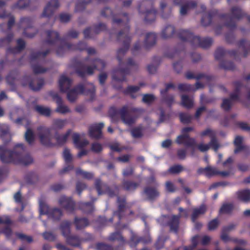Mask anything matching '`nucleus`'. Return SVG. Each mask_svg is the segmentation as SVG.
I'll return each mask as SVG.
<instances>
[{"label": "nucleus", "instance_id": "1", "mask_svg": "<svg viewBox=\"0 0 250 250\" xmlns=\"http://www.w3.org/2000/svg\"><path fill=\"white\" fill-rule=\"evenodd\" d=\"M23 150L22 144L17 145L12 152L5 150L3 147H0V159L4 163L12 162L16 164L29 165L32 162L33 159L29 155L22 156L21 153Z\"/></svg>", "mask_w": 250, "mask_h": 250}, {"label": "nucleus", "instance_id": "2", "mask_svg": "<svg viewBox=\"0 0 250 250\" xmlns=\"http://www.w3.org/2000/svg\"><path fill=\"white\" fill-rule=\"evenodd\" d=\"M95 91L94 86L92 83L79 85L76 88L67 91V99L70 102L74 101L81 93L92 94Z\"/></svg>", "mask_w": 250, "mask_h": 250}, {"label": "nucleus", "instance_id": "3", "mask_svg": "<svg viewBox=\"0 0 250 250\" xmlns=\"http://www.w3.org/2000/svg\"><path fill=\"white\" fill-rule=\"evenodd\" d=\"M193 130L192 127H188L184 128L182 130V134L178 136L176 139V143L178 144H184L188 146H192L195 144V140L193 138L189 137L188 133Z\"/></svg>", "mask_w": 250, "mask_h": 250}, {"label": "nucleus", "instance_id": "4", "mask_svg": "<svg viewBox=\"0 0 250 250\" xmlns=\"http://www.w3.org/2000/svg\"><path fill=\"white\" fill-rule=\"evenodd\" d=\"M40 211L41 215L47 214L49 217L55 220L59 219L62 213L58 209H50L48 206L44 203H40Z\"/></svg>", "mask_w": 250, "mask_h": 250}, {"label": "nucleus", "instance_id": "5", "mask_svg": "<svg viewBox=\"0 0 250 250\" xmlns=\"http://www.w3.org/2000/svg\"><path fill=\"white\" fill-rule=\"evenodd\" d=\"M199 172L205 174L206 176L211 177L215 175H220L222 177H228L229 172L227 171H219L214 167L208 166L206 168H202L199 169Z\"/></svg>", "mask_w": 250, "mask_h": 250}, {"label": "nucleus", "instance_id": "6", "mask_svg": "<svg viewBox=\"0 0 250 250\" xmlns=\"http://www.w3.org/2000/svg\"><path fill=\"white\" fill-rule=\"evenodd\" d=\"M50 96L57 104L56 111L61 114H66L70 112V109L66 105L62 104V99L58 96V94L54 92L50 93Z\"/></svg>", "mask_w": 250, "mask_h": 250}, {"label": "nucleus", "instance_id": "7", "mask_svg": "<svg viewBox=\"0 0 250 250\" xmlns=\"http://www.w3.org/2000/svg\"><path fill=\"white\" fill-rule=\"evenodd\" d=\"M38 132L41 143L45 145H49L51 140L50 129L41 126L38 128Z\"/></svg>", "mask_w": 250, "mask_h": 250}, {"label": "nucleus", "instance_id": "8", "mask_svg": "<svg viewBox=\"0 0 250 250\" xmlns=\"http://www.w3.org/2000/svg\"><path fill=\"white\" fill-rule=\"evenodd\" d=\"M215 132L210 128H207L200 133L201 137H208L210 139V145H213V149L216 151L219 148L220 146L215 138Z\"/></svg>", "mask_w": 250, "mask_h": 250}, {"label": "nucleus", "instance_id": "9", "mask_svg": "<svg viewBox=\"0 0 250 250\" xmlns=\"http://www.w3.org/2000/svg\"><path fill=\"white\" fill-rule=\"evenodd\" d=\"M59 2L57 0H51L44 8L42 13L43 16L49 17L51 16L59 7Z\"/></svg>", "mask_w": 250, "mask_h": 250}, {"label": "nucleus", "instance_id": "10", "mask_svg": "<svg viewBox=\"0 0 250 250\" xmlns=\"http://www.w3.org/2000/svg\"><path fill=\"white\" fill-rule=\"evenodd\" d=\"M104 126V124L103 123L91 126L89 130L90 136L95 138H100L101 135V129Z\"/></svg>", "mask_w": 250, "mask_h": 250}, {"label": "nucleus", "instance_id": "11", "mask_svg": "<svg viewBox=\"0 0 250 250\" xmlns=\"http://www.w3.org/2000/svg\"><path fill=\"white\" fill-rule=\"evenodd\" d=\"M236 198L242 202H248L250 200V189H241L235 193Z\"/></svg>", "mask_w": 250, "mask_h": 250}, {"label": "nucleus", "instance_id": "12", "mask_svg": "<svg viewBox=\"0 0 250 250\" xmlns=\"http://www.w3.org/2000/svg\"><path fill=\"white\" fill-rule=\"evenodd\" d=\"M71 85L70 80L64 75L61 76L59 80V86L61 91L65 92Z\"/></svg>", "mask_w": 250, "mask_h": 250}, {"label": "nucleus", "instance_id": "13", "mask_svg": "<svg viewBox=\"0 0 250 250\" xmlns=\"http://www.w3.org/2000/svg\"><path fill=\"white\" fill-rule=\"evenodd\" d=\"M127 113V108L126 107H124L120 111L121 118L123 122L127 125H130L133 123L135 120L134 118L130 117Z\"/></svg>", "mask_w": 250, "mask_h": 250}, {"label": "nucleus", "instance_id": "14", "mask_svg": "<svg viewBox=\"0 0 250 250\" xmlns=\"http://www.w3.org/2000/svg\"><path fill=\"white\" fill-rule=\"evenodd\" d=\"M60 204L68 211H71L74 208V202L70 199L62 197L59 200Z\"/></svg>", "mask_w": 250, "mask_h": 250}, {"label": "nucleus", "instance_id": "15", "mask_svg": "<svg viewBox=\"0 0 250 250\" xmlns=\"http://www.w3.org/2000/svg\"><path fill=\"white\" fill-rule=\"evenodd\" d=\"M206 207L203 205L198 208H194L193 209V212L191 215V220L193 222L195 221L197 217L200 215L203 214L206 211Z\"/></svg>", "mask_w": 250, "mask_h": 250}, {"label": "nucleus", "instance_id": "16", "mask_svg": "<svg viewBox=\"0 0 250 250\" xmlns=\"http://www.w3.org/2000/svg\"><path fill=\"white\" fill-rule=\"evenodd\" d=\"M72 137L74 144L77 147H83L88 144V142L86 140H80V136L77 133L74 134Z\"/></svg>", "mask_w": 250, "mask_h": 250}, {"label": "nucleus", "instance_id": "17", "mask_svg": "<svg viewBox=\"0 0 250 250\" xmlns=\"http://www.w3.org/2000/svg\"><path fill=\"white\" fill-rule=\"evenodd\" d=\"M192 42L195 45H197V44H199L203 47L206 48L211 44V40L210 39H208L201 41L199 37L195 36L193 38Z\"/></svg>", "mask_w": 250, "mask_h": 250}, {"label": "nucleus", "instance_id": "18", "mask_svg": "<svg viewBox=\"0 0 250 250\" xmlns=\"http://www.w3.org/2000/svg\"><path fill=\"white\" fill-rule=\"evenodd\" d=\"M243 138L241 136H237L234 140V144L236 148L234 150V153H237L245 149V147L243 145Z\"/></svg>", "mask_w": 250, "mask_h": 250}, {"label": "nucleus", "instance_id": "19", "mask_svg": "<svg viewBox=\"0 0 250 250\" xmlns=\"http://www.w3.org/2000/svg\"><path fill=\"white\" fill-rule=\"evenodd\" d=\"M66 124V120L56 119L54 120L52 125V129L55 130H59L62 128Z\"/></svg>", "mask_w": 250, "mask_h": 250}, {"label": "nucleus", "instance_id": "20", "mask_svg": "<svg viewBox=\"0 0 250 250\" xmlns=\"http://www.w3.org/2000/svg\"><path fill=\"white\" fill-rule=\"evenodd\" d=\"M201 87L202 85L199 83H196V87L187 84H181L179 85V88L182 91H195Z\"/></svg>", "mask_w": 250, "mask_h": 250}, {"label": "nucleus", "instance_id": "21", "mask_svg": "<svg viewBox=\"0 0 250 250\" xmlns=\"http://www.w3.org/2000/svg\"><path fill=\"white\" fill-rule=\"evenodd\" d=\"M221 239L226 242H229V241H234L236 243H237L238 244L242 245H245L247 244V242L245 241L244 240H237L236 239H231L227 234L226 233H222L221 235Z\"/></svg>", "mask_w": 250, "mask_h": 250}, {"label": "nucleus", "instance_id": "22", "mask_svg": "<svg viewBox=\"0 0 250 250\" xmlns=\"http://www.w3.org/2000/svg\"><path fill=\"white\" fill-rule=\"evenodd\" d=\"M181 100L182 105L187 108L191 107L193 104L192 99L187 95H182Z\"/></svg>", "mask_w": 250, "mask_h": 250}, {"label": "nucleus", "instance_id": "23", "mask_svg": "<svg viewBox=\"0 0 250 250\" xmlns=\"http://www.w3.org/2000/svg\"><path fill=\"white\" fill-rule=\"evenodd\" d=\"M237 98V95H232L230 96V99H224L222 104V107L225 110H228L230 107L231 105V100Z\"/></svg>", "mask_w": 250, "mask_h": 250}, {"label": "nucleus", "instance_id": "24", "mask_svg": "<svg viewBox=\"0 0 250 250\" xmlns=\"http://www.w3.org/2000/svg\"><path fill=\"white\" fill-rule=\"evenodd\" d=\"M36 110L40 114L46 116H49L51 112L49 108L41 105L36 106Z\"/></svg>", "mask_w": 250, "mask_h": 250}, {"label": "nucleus", "instance_id": "25", "mask_svg": "<svg viewBox=\"0 0 250 250\" xmlns=\"http://www.w3.org/2000/svg\"><path fill=\"white\" fill-rule=\"evenodd\" d=\"M75 224L77 229H81L88 224V221L86 219H77L76 218L75 220Z\"/></svg>", "mask_w": 250, "mask_h": 250}, {"label": "nucleus", "instance_id": "26", "mask_svg": "<svg viewBox=\"0 0 250 250\" xmlns=\"http://www.w3.org/2000/svg\"><path fill=\"white\" fill-rule=\"evenodd\" d=\"M61 229L63 235L65 237H68L70 232V223L65 221L62 223L61 226Z\"/></svg>", "mask_w": 250, "mask_h": 250}, {"label": "nucleus", "instance_id": "27", "mask_svg": "<svg viewBox=\"0 0 250 250\" xmlns=\"http://www.w3.org/2000/svg\"><path fill=\"white\" fill-rule=\"evenodd\" d=\"M145 193L149 199H153L158 196V191L154 188H147L145 190Z\"/></svg>", "mask_w": 250, "mask_h": 250}, {"label": "nucleus", "instance_id": "28", "mask_svg": "<svg viewBox=\"0 0 250 250\" xmlns=\"http://www.w3.org/2000/svg\"><path fill=\"white\" fill-rule=\"evenodd\" d=\"M179 223V217L176 216H172L171 220L170 223V227L171 230L176 231L178 228Z\"/></svg>", "mask_w": 250, "mask_h": 250}, {"label": "nucleus", "instance_id": "29", "mask_svg": "<svg viewBox=\"0 0 250 250\" xmlns=\"http://www.w3.org/2000/svg\"><path fill=\"white\" fill-rule=\"evenodd\" d=\"M174 28L172 26H167L163 31V34L165 38L171 37L174 33Z\"/></svg>", "mask_w": 250, "mask_h": 250}, {"label": "nucleus", "instance_id": "30", "mask_svg": "<svg viewBox=\"0 0 250 250\" xmlns=\"http://www.w3.org/2000/svg\"><path fill=\"white\" fill-rule=\"evenodd\" d=\"M42 84V82L36 80L30 83L29 86L33 90L37 91L41 88Z\"/></svg>", "mask_w": 250, "mask_h": 250}, {"label": "nucleus", "instance_id": "31", "mask_svg": "<svg viewBox=\"0 0 250 250\" xmlns=\"http://www.w3.org/2000/svg\"><path fill=\"white\" fill-rule=\"evenodd\" d=\"M25 137L26 141L31 144L34 140V136L32 131L29 129H27Z\"/></svg>", "mask_w": 250, "mask_h": 250}, {"label": "nucleus", "instance_id": "32", "mask_svg": "<svg viewBox=\"0 0 250 250\" xmlns=\"http://www.w3.org/2000/svg\"><path fill=\"white\" fill-rule=\"evenodd\" d=\"M156 35L154 33H149L146 35V42L147 44H152L155 43Z\"/></svg>", "mask_w": 250, "mask_h": 250}, {"label": "nucleus", "instance_id": "33", "mask_svg": "<svg viewBox=\"0 0 250 250\" xmlns=\"http://www.w3.org/2000/svg\"><path fill=\"white\" fill-rule=\"evenodd\" d=\"M70 132L71 130H69L65 134L57 138V140L58 143L60 145L65 143L67 140L68 137L70 134Z\"/></svg>", "mask_w": 250, "mask_h": 250}, {"label": "nucleus", "instance_id": "34", "mask_svg": "<svg viewBox=\"0 0 250 250\" xmlns=\"http://www.w3.org/2000/svg\"><path fill=\"white\" fill-rule=\"evenodd\" d=\"M210 147H212L213 148V145H210V142L208 144L200 143L197 146L198 149L202 152H205L208 150Z\"/></svg>", "mask_w": 250, "mask_h": 250}, {"label": "nucleus", "instance_id": "35", "mask_svg": "<svg viewBox=\"0 0 250 250\" xmlns=\"http://www.w3.org/2000/svg\"><path fill=\"white\" fill-rule=\"evenodd\" d=\"M199 239L200 237L198 236L193 237L192 240V245L189 247H185L184 250H193L197 245V241Z\"/></svg>", "mask_w": 250, "mask_h": 250}, {"label": "nucleus", "instance_id": "36", "mask_svg": "<svg viewBox=\"0 0 250 250\" xmlns=\"http://www.w3.org/2000/svg\"><path fill=\"white\" fill-rule=\"evenodd\" d=\"M143 127L142 126H138L134 128L132 130V134L134 137H139L142 134Z\"/></svg>", "mask_w": 250, "mask_h": 250}, {"label": "nucleus", "instance_id": "37", "mask_svg": "<svg viewBox=\"0 0 250 250\" xmlns=\"http://www.w3.org/2000/svg\"><path fill=\"white\" fill-rule=\"evenodd\" d=\"M63 157L66 162H69L72 160V157L68 149H64L63 152Z\"/></svg>", "mask_w": 250, "mask_h": 250}, {"label": "nucleus", "instance_id": "38", "mask_svg": "<svg viewBox=\"0 0 250 250\" xmlns=\"http://www.w3.org/2000/svg\"><path fill=\"white\" fill-rule=\"evenodd\" d=\"M232 209V206L231 204L224 205L220 208V212L221 213H229Z\"/></svg>", "mask_w": 250, "mask_h": 250}, {"label": "nucleus", "instance_id": "39", "mask_svg": "<svg viewBox=\"0 0 250 250\" xmlns=\"http://www.w3.org/2000/svg\"><path fill=\"white\" fill-rule=\"evenodd\" d=\"M29 0H19L17 6L19 8H23L26 7L29 3Z\"/></svg>", "mask_w": 250, "mask_h": 250}, {"label": "nucleus", "instance_id": "40", "mask_svg": "<svg viewBox=\"0 0 250 250\" xmlns=\"http://www.w3.org/2000/svg\"><path fill=\"white\" fill-rule=\"evenodd\" d=\"M76 172L78 174L81 175L82 176V177L85 178L90 179L92 177V174L91 173L85 171H83L81 169H78Z\"/></svg>", "mask_w": 250, "mask_h": 250}, {"label": "nucleus", "instance_id": "41", "mask_svg": "<svg viewBox=\"0 0 250 250\" xmlns=\"http://www.w3.org/2000/svg\"><path fill=\"white\" fill-rule=\"evenodd\" d=\"M180 117L181 122L184 123H188L191 120V117L187 114L182 113L180 114Z\"/></svg>", "mask_w": 250, "mask_h": 250}, {"label": "nucleus", "instance_id": "42", "mask_svg": "<svg viewBox=\"0 0 250 250\" xmlns=\"http://www.w3.org/2000/svg\"><path fill=\"white\" fill-rule=\"evenodd\" d=\"M154 100V97L152 95L146 94L144 96L143 101L146 103H150Z\"/></svg>", "mask_w": 250, "mask_h": 250}, {"label": "nucleus", "instance_id": "43", "mask_svg": "<svg viewBox=\"0 0 250 250\" xmlns=\"http://www.w3.org/2000/svg\"><path fill=\"white\" fill-rule=\"evenodd\" d=\"M218 225V222L217 219L213 220L208 223V227L209 230H213L216 229Z\"/></svg>", "mask_w": 250, "mask_h": 250}, {"label": "nucleus", "instance_id": "44", "mask_svg": "<svg viewBox=\"0 0 250 250\" xmlns=\"http://www.w3.org/2000/svg\"><path fill=\"white\" fill-rule=\"evenodd\" d=\"M182 170V167L180 166H175L169 168V171L173 173H177L181 172Z\"/></svg>", "mask_w": 250, "mask_h": 250}, {"label": "nucleus", "instance_id": "45", "mask_svg": "<svg viewBox=\"0 0 250 250\" xmlns=\"http://www.w3.org/2000/svg\"><path fill=\"white\" fill-rule=\"evenodd\" d=\"M166 189L169 192H173L175 190L174 185L170 182H167L166 184Z\"/></svg>", "mask_w": 250, "mask_h": 250}, {"label": "nucleus", "instance_id": "46", "mask_svg": "<svg viewBox=\"0 0 250 250\" xmlns=\"http://www.w3.org/2000/svg\"><path fill=\"white\" fill-rule=\"evenodd\" d=\"M60 20L62 22H66L70 19V16L67 14H62L60 15Z\"/></svg>", "mask_w": 250, "mask_h": 250}, {"label": "nucleus", "instance_id": "47", "mask_svg": "<svg viewBox=\"0 0 250 250\" xmlns=\"http://www.w3.org/2000/svg\"><path fill=\"white\" fill-rule=\"evenodd\" d=\"M92 149L95 152H98L102 150V146L99 144L95 143L92 145Z\"/></svg>", "mask_w": 250, "mask_h": 250}, {"label": "nucleus", "instance_id": "48", "mask_svg": "<svg viewBox=\"0 0 250 250\" xmlns=\"http://www.w3.org/2000/svg\"><path fill=\"white\" fill-rule=\"evenodd\" d=\"M43 236L45 239L48 240H53L55 238L54 235L52 233L49 232L44 233L43 234Z\"/></svg>", "mask_w": 250, "mask_h": 250}, {"label": "nucleus", "instance_id": "49", "mask_svg": "<svg viewBox=\"0 0 250 250\" xmlns=\"http://www.w3.org/2000/svg\"><path fill=\"white\" fill-rule=\"evenodd\" d=\"M94 63L96 64L95 68L98 69H102L104 65V62L101 60H96L95 61Z\"/></svg>", "mask_w": 250, "mask_h": 250}, {"label": "nucleus", "instance_id": "50", "mask_svg": "<svg viewBox=\"0 0 250 250\" xmlns=\"http://www.w3.org/2000/svg\"><path fill=\"white\" fill-rule=\"evenodd\" d=\"M124 187L127 190H132L136 187V185L134 183L126 182L125 184Z\"/></svg>", "mask_w": 250, "mask_h": 250}, {"label": "nucleus", "instance_id": "51", "mask_svg": "<svg viewBox=\"0 0 250 250\" xmlns=\"http://www.w3.org/2000/svg\"><path fill=\"white\" fill-rule=\"evenodd\" d=\"M33 70L35 73H41L46 71L45 69H44L42 66L39 65L35 66L33 67Z\"/></svg>", "mask_w": 250, "mask_h": 250}, {"label": "nucleus", "instance_id": "52", "mask_svg": "<svg viewBox=\"0 0 250 250\" xmlns=\"http://www.w3.org/2000/svg\"><path fill=\"white\" fill-rule=\"evenodd\" d=\"M191 6H194L193 4H188L185 6H182L180 9V13L181 15H185L186 14L187 11L189 9Z\"/></svg>", "mask_w": 250, "mask_h": 250}, {"label": "nucleus", "instance_id": "53", "mask_svg": "<svg viewBox=\"0 0 250 250\" xmlns=\"http://www.w3.org/2000/svg\"><path fill=\"white\" fill-rule=\"evenodd\" d=\"M14 200L17 203H20L21 200V196L20 192H17L14 196Z\"/></svg>", "mask_w": 250, "mask_h": 250}, {"label": "nucleus", "instance_id": "54", "mask_svg": "<svg viewBox=\"0 0 250 250\" xmlns=\"http://www.w3.org/2000/svg\"><path fill=\"white\" fill-rule=\"evenodd\" d=\"M140 87L138 86H130L127 88L129 93H133L137 91Z\"/></svg>", "mask_w": 250, "mask_h": 250}, {"label": "nucleus", "instance_id": "55", "mask_svg": "<svg viewBox=\"0 0 250 250\" xmlns=\"http://www.w3.org/2000/svg\"><path fill=\"white\" fill-rule=\"evenodd\" d=\"M98 249L99 250H109L110 248L109 247L104 244H100L97 246Z\"/></svg>", "mask_w": 250, "mask_h": 250}, {"label": "nucleus", "instance_id": "56", "mask_svg": "<svg viewBox=\"0 0 250 250\" xmlns=\"http://www.w3.org/2000/svg\"><path fill=\"white\" fill-rule=\"evenodd\" d=\"M171 143H172V142L170 140H169V139L166 140L162 142V146L163 147H165V148L168 147V146H169L171 145Z\"/></svg>", "mask_w": 250, "mask_h": 250}, {"label": "nucleus", "instance_id": "57", "mask_svg": "<svg viewBox=\"0 0 250 250\" xmlns=\"http://www.w3.org/2000/svg\"><path fill=\"white\" fill-rule=\"evenodd\" d=\"M0 130L2 134H6L9 130L8 127L6 125H3L0 126Z\"/></svg>", "mask_w": 250, "mask_h": 250}, {"label": "nucleus", "instance_id": "58", "mask_svg": "<svg viewBox=\"0 0 250 250\" xmlns=\"http://www.w3.org/2000/svg\"><path fill=\"white\" fill-rule=\"evenodd\" d=\"M210 238L209 237L207 236H205L202 238V243L203 245H206L208 244L210 241Z\"/></svg>", "mask_w": 250, "mask_h": 250}, {"label": "nucleus", "instance_id": "59", "mask_svg": "<svg viewBox=\"0 0 250 250\" xmlns=\"http://www.w3.org/2000/svg\"><path fill=\"white\" fill-rule=\"evenodd\" d=\"M132 173V169L131 167H127L123 171L124 175L127 176L131 174Z\"/></svg>", "mask_w": 250, "mask_h": 250}, {"label": "nucleus", "instance_id": "60", "mask_svg": "<svg viewBox=\"0 0 250 250\" xmlns=\"http://www.w3.org/2000/svg\"><path fill=\"white\" fill-rule=\"evenodd\" d=\"M107 76L105 74H102L99 77V81L101 84H103L106 79Z\"/></svg>", "mask_w": 250, "mask_h": 250}, {"label": "nucleus", "instance_id": "61", "mask_svg": "<svg viewBox=\"0 0 250 250\" xmlns=\"http://www.w3.org/2000/svg\"><path fill=\"white\" fill-rule=\"evenodd\" d=\"M15 122H16L17 124H20L21 122V123H22L23 125H25V124H26V123H28L29 121H28V120H27V119H25V118H23V119H18L15 121Z\"/></svg>", "mask_w": 250, "mask_h": 250}, {"label": "nucleus", "instance_id": "62", "mask_svg": "<svg viewBox=\"0 0 250 250\" xmlns=\"http://www.w3.org/2000/svg\"><path fill=\"white\" fill-rule=\"evenodd\" d=\"M18 46L20 50L24 46V42L22 40H19L17 42Z\"/></svg>", "mask_w": 250, "mask_h": 250}, {"label": "nucleus", "instance_id": "63", "mask_svg": "<svg viewBox=\"0 0 250 250\" xmlns=\"http://www.w3.org/2000/svg\"><path fill=\"white\" fill-rule=\"evenodd\" d=\"M118 159L122 162H126L129 160V156L128 155H124L119 157Z\"/></svg>", "mask_w": 250, "mask_h": 250}, {"label": "nucleus", "instance_id": "64", "mask_svg": "<svg viewBox=\"0 0 250 250\" xmlns=\"http://www.w3.org/2000/svg\"><path fill=\"white\" fill-rule=\"evenodd\" d=\"M179 211L181 213V215L185 217H187L188 215V213L187 210H184L182 208H179Z\"/></svg>", "mask_w": 250, "mask_h": 250}]
</instances>
